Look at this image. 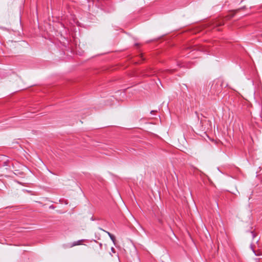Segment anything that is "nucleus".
<instances>
[{"mask_svg": "<svg viewBox=\"0 0 262 262\" xmlns=\"http://www.w3.org/2000/svg\"><path fill=\"white\" fill-rule=\"evenodd\" d=\"M108 236H110V238L111 239V240L113 241V242L114 243H115V236L112 234L111 233H110L109 232H107Z\"/></svg>", "mask_w": 262, "mask_h": 262, "instance_id": "f03ea898", "label": "nucleus"}, {"mask_svg": "<svg viewBox=\"0 0 262 262\" xmlns=\"http://www.w3.org/2000/svg\"><path fill=\"white\" fill-rule=\"evenodd\" d=\"M81 242H82V240H79V241H78L76 242H74L72 243L71 247H74V246H75L77 245H79L81 244Z\"/></svg>", "mask_w": 262, "mask_h": 262, "instance_id": "f257e3e1", "label": "nucleus"}]
</instances>
